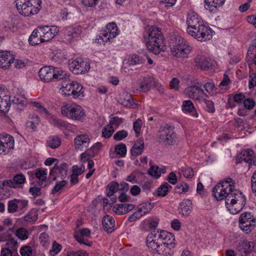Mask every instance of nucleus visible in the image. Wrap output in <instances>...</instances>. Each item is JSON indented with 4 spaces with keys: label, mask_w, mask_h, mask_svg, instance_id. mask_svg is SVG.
Returning <instances> with one entry per match:
<instances>
[{
    "label": "nucleus",
    "mask_w": 256,
    "mask_h": 256,
    "mask_svg": "<svg viewBox=\"0 0 256 256\" xmlns=\"http://www.w3.org/2000/svg\"><path fill=\"white\" fill-rule=\"evenodd\" d=\"M47 145L52 148H56L61 144V140L57 136H51L46 140Z\"/></svg>",
    "instance_id": "nucleus-35"
},
{
    "label": "nucleus",
    "mask_w": 256,
    "mask_h": 256,
    "mask_svg": "<svg viewBox=\"0 0 256 256\" xmlns=\"http://www.w3.org/2000/svg\"><path fill=\"white\" fill-rule=\"evenodd\" d=\"M102 146V144L100 142H98L92 146L90 149L88 151V154L90 156H94L97 154L100 149Z\"/></svg>",
    "instance_id": "nucleus-46"
},
{
    "label": "nucleus",
    "mask_w": 256,
    "mask_h": 256,
    "mask_svg": "<svg viewBox=\"0 0 256 256\" xmlns=\"http://www.w3.org/2000/svg\"><path fill=\"white\" fill-rule=\"evenodd\" d=\"M52 120L53 121L52 123L56 126L60 128H66V124L64 122L56 117H53Z\"/></svg>",
    "instance_id": "nucleus-63"
},
{
    "label": "nucleus",
    "mask_w": 256,
    "mask_h": 256,
    "mask_svg": "<svg viewBox=\"0 0 256 256\" xmlns=\"http://www.w3.org/2000/svg\"><path fill=\"white\" fill-rule=\"evenodd\" d=\"M256 86V72H252L250 74L248 87L251 89Z\"/></svg>",
    "instance_id": "nucleus-62"
},
{
    "label": "nucleus",
    "mask_w": 256,
    "mask_h": 256,
    "mask_svg": "<svg viewBox=\"0 0 256 256\" xmlns=\"http://www.w3.org/2000/svg\"><path fill=\"white\" fill-rule=\"evenodd\" d=\"M192 210V203L190 200L184 199L180 203L178 206V212L184 216H188Z\"/></svg>",
    "instance_id": "nucleus-23"
},
{
    "label": "nucleus",
    "mask_w": 256,
    "mask_h": 256,
    "mask_svg": "<svg viewBox=\"0 0 256 256\" xmlns=\"http://www.w3.org/2000/svg\"><path fill=\"white\" fill-rule=\"evenodd\" d=\"M142 125V121L138 118L133 124V129L136 134V136L138 137L140 135L141 127Z\"/></svg>",
    "instance_id": "nucleus-56"
},
{
    "label": "nucleus",
    "mask_w": 256,
    "mask_h": 256,
    "mask_svg": "<svg viewBox=\"0 0 256 256\" xmlns=\"http://www.w3.org/2000/svg\"><path fill=\"white\" fill-rule=\"evenodd\" d=\"M62 246L58 244L56 242H54L52 244V249L50 250V254L52 256L57 254L62 250Z\"/></svg>",
    "instance_id": "nucleus-53"
},
{
    "label": "nucleus",
    "mask_w": 256,
    "mask_h": 256,
    "mask_svg": "<svg viewBox=\"0 0 256 256\" xmlns=\"http://www.w3.org/2000/svg\"><path fill=\"white\" fill-rule=\"evenodd\" d=\"M214 32L206 24L202 22L193 30H188V34L200 42L210 40Z\"/></svg>",
    "instance_id": "nucleus-8"
},
{
    "label": "nucleus",
    "mask_w": 256,
    "mask_h": 256,
    "mask_svg": "<svg viewBox=\"0 0 256 256\" xmlns=\"http://www.w3.org/2000/svg\"><path fill=\"white\" fill-rule=\"evenodd\" d=\"M184 92L188 98L194 100H200L203 96L208 98L204 90L198 86H188L185 88Z\"/></svg>",
    "instance_id": "nucleus-14"
},
{
    "label": "nucleus",
    "mask_w": 256,
    "mask_h": 256,
    "mask_svg": "<svg viewBox=\"0 0 256 256\" xmlns=\"http://www.w3.org/2000/svg\"><path fill=\"white\" fill-rule=\"evenodd\" d=\"M204 102L206 104V110L207 112L210 113H213L215 112L214 103L212 100L204 99Z\"/></svg>",
    "instance_id": "nucleus-55"
},
{
    "label": "nucleus",
    "mask_w": 256,
    "mask_h": 256,
    "mask_svg": "<svg viewBox=\"0 0 256 256\" xmlns=\"http://www.w3.org/2000/svg\"><path fill=\"white\" fill-rule=\"evenodd\" d=\"M234 188V181L228 178L216 184L212 190V196L216 200L225 199L226 208L233 214L242 210L246 200L243 193Z\"/></svg>",
    "instance_id": "nucleus-1"
},
{
    "label": "nucleus",
    "mask_w": 256,
    "mask_h": 256,
    "mask_svg": "<svg viewBox=\"0 0 256 256\" xmlns=\"http://www.w3.org/2000/svg\"><path fill=\"white\" fill-rule=\"evenodd\" d=\"M120 104L125 106L129 108L133 107L134 104V102L132 98L130 95L127 96L126 100H121Z\"/></svg>",
    "instance_id": "nucleus-59"
},
{
    "label": "nucleus",
    "mask_w": 256,
    "mask_h": 256,
    "mask_svg": "<svg viewBox=\"0 0 256 256\" xmlns=\"http://www.w3.org/2000/svg\"><path fill=\"white\" fill-rule=\"evenodd\" d=\"M154 206V203L148 202L138 204L136 207V211L128 217V222H132L140 219L146 214L150 212Z\"/></svg>",
    "instance_id": "nucleus-11"
},
{
    "label": "nucleus",
    "mask_w": 256,
    "mask_h": 256,
    "mask_svg": "<svg viewBox=\"0 0 256 256\" xmlns=\"http://www.w3.org/2000/svg\"><path fill=\"white\" fill-rule=\"evenodd\" d=\"M68 169V165L66 163L54 166L50 170L48 180L54 181L57 178H60V179L66 178L67 175Z\"/></svg>",
    "instance_id": "nucleus-13"
},
{
    "label": "nucleus",
    "mask_w": 256,
    "mask_h": 256,
    "mask_svg": "<svg viewBox=\"0 0 256 256\" xmlns=\"http://www.w3.org/2000/svg\"><path fill=\"white\" fill-rule=\"evenodd\" d=\"M106 30L112 34V38H114L118 34V28L115 22L109 23L107 25Z\"/></svg>",
    "instance_id": "nucleus-41"
},
{
    "label": "nucleus",
    "mask_w": 256,
    "mask_h": 256,
    "mask_svg": "<svg viewBox=\"0 0 256 256\" xmlns=\"http://www.w3.org/2000/svg\"><path fill=\"white\" fill-rule=\"evenodd\" d=\"M10 232H14V228H10L6 232L0 234V242H7L10 239L12 238Z\"/></svg>",
    "instance_id": "nucleus-48"
},
{
    "label": "nucleus",
    "mask_w": 256,
    "mask_h": 256,
    "mask_svg": "<svg viewBox=\"0 0 256 256\" xmlns=\"http://www.w3.org/2000/svg\"><path fill=\"white\" fill-rule=\"evenodd\" d=\"M14 60V56L10 52L0 50V68H8Z\"/></svg>",
    "instance_id": "nucleus-18"
},
{
    "label": "nucleus",
    "mask_w": 256,
    "mask_h": 256,
    "mask_svg": "<svg viewBox=\"0 0 256 256\" xmlns=\"http://www.w3.org/2000/svg\"><path fill=\"white\" fill-rule=\"evenodd\" d=\"M146 244L154 254H162L166 248L171 250L176 246L174 235L160 229L152 230L147 236Z\"/></svg>",
    "instance_id": "nucleus-2"
},
{
    "label": "nucleus",
    "mask_w": 256,
    "mask_h": 256,
    "mask_svg": "<svg viewBox=\"0 0 256 256\" xmlns=\"http://www.w3.org/2000/svg\"><path fill=\"white\" fill-rule=\"evenodd\" d=\"M18 210L24 212L28 208V200H18L16 199Z\"/></svg>",
    "instance_id": "nucleus-51"
},
{
    "label": "nucleus",
    "mask_w": 256,
    "mask_h": 256,
    "mask_svg": "<svg viewBox=\"0 0 256 256\" xmlns=\"http://www.w3.org/2000/svg\"><path fill=\"white\" fill-rule=\"evenodd\" d=\"M166 170L165 167L159 168L158 166H152L148 170V174L153 177L158 178L162 174H165Z\"/></svg>",
    "instance_id": "nucleus-31"
},
{
    "label": "nucleus",
    "mask_w": 256,
    "mask_h": 256,
    "mask_svg": "<svg viewBox=\"0 0 256 256\" xmlns=\"http://www.w3.org/2000/svg\"><path fill=\"white\" fill-rule=\"evenodd\" d=\"M204 8L211 13H216L218 8L222 6L225 0H204Z\"/></svg>",
    "instance_id": "nucleus-21"
},
{
    "label": "nucleus",
    "mask_w": 256,
    "mask_h": 256,
    "mask_svg": "<svg viewBox=\"0 0 256 256\" xmlns=\"http://www.w3.org/2000/svg\"><path fill=\"white\" fill-rule=\"evenodd\" d=\"M68 184L67 181L62 180L60 182H56V185L52 190V194H54L63 188Z\"/></svg>",
    "instance_id": "nucleus-50"
},
{
    "label": "nucleus",
    "mask_w": 256,
    "mask_h": 256,
    "mask_svg": "<svg viewBox=\"0 0 256 256\" xmlns=\"http://www.w3.org/2000/svg\"><path fill=\"white\" fill-rule=\"evenodd\" d=\"M244 104L246 108L248 110H252L256 106V102L253 99L251 98H248L244 100Z\"/></svg>",
    "instance_id": "nucleus-57"
},
{
    "label": "nucleus",
    "mask_w": 256,
    "mask_h": 256,
    "mask_svg": "<svg viewBox=\"0 0 256 256\" xmlns=\"http://www.w3.org/2000/svg\"><path fill=\"white\" fill-rule=\"evenodd\" d=\"M10 106V100L6 96L5 99L0 98V111L4 113L8 112Z\"/></svg>",
    "instance_id": "nucleus-37"
},
{
    "label": "nucleus",
    "mask_w": 256,
    "mask_h": 256,
    "mask_svg": "<svg viewBox=\"0 0 256 256\" xmlns=\"http://www.w3.org/2000/svg\"><path fill=\"white\" fill-rule=\"evenodd\" d=\"M26 182L24 176L22 174H16L13 180H6L2 182V186H8L11 188H19L24 184Z\"/></svg>",
    "instance_id": "nucleus-17"
},
{
    "label": "nucleus",
    "mask_w": 256,
    "mask_h": 256,
    "mask_svg": "<svg viewBox=\"0 0 256 256\" xmlns=\"http://www.w3.org/2000/svg\"><path fill=\"white\" fill-rule=\"evenodd\" d=\"M14 254H18L17 252L10 250L8 248H2L0 256H14Z\"/></svg>",
    "instance_id": "nucleus-64"
},
{
    "label": "nucleus",
    "mask_w": 256,
    "mask_h": 256,
    "mask_svg": "<svg viewBox=\"0 0 256 256\" xmlns=\"http://www.w3.org/2000/svg\"><path fill=\"white\" fill-rule=\"evenodd\" d=\"M62 114L67 118L74 120H82L85 114L83 108L76 104H66L61 108Z\"/></svg>",
    "instance_id": "nucleus-7"
},
{
    "label": "nucleus",
    "mask_w": 256,
    "mask_h": 256,
    "mask_svg": "<svg viewBox=\"0 0 256 256\" xmlns=\"http://www.w3.org/2000/svg\"><path fill=\"white\" fill-rule=\"evenodd\" d=\"M90 142L89 136L86 134H80L76 136L74 139L75 148L82 150L84 147H88Z\"/></svg>",
    "instance_id": "nucleus-22"
},
{
    "label": "nucleus",
    "mask_w": 256,
    "mask_h": 256,
    "mask_svg": "<svg viewBox=\"0 0 256 256\" xmlns=\"http://www.w3.org/2000/svg\"><path fill=\"white\" fill-rule=\"evenodd\" d=\"M124 122V119L118 116L110 117L109 125L114 128H117L120 124Z\"/></svg>",
    "instance_id": "nucleus-47"
},
{
    "label": "nucleus",
    "mask_w": 256,
    "mask_h": 256,
    "mask_svg": "<svg viewBox=\"0 0 256 256\" xmlns=\"http://www.w3.org/2000/svg\"><path fill=\"white\" fill-rule=\"evenodd\" d=\"M204 88L206 92L208 94V96H215L218 93V89L215 86L213 82H207L206 83Z\"/></svg>",
    "instance_id": "nucleus-36"
},
{
    "label": "nucleus",
    "mask_w": 256,
    "mask_h": 256,
    "mask_svg": "<svg viewBox=\"0 0 256 256\" xmlns=\"http://www.w3.org/2000/svg\"><path fill=\"white\" fill-rule=\"evenodd\" d=\"M35 176L39 180L38 184L41 188L46 187L48 184L47 170L46 169L38 168L35 172Z\"/></svg>",
    "instance_id": "nucleus-27"
},
{
    "label": "nucleus",
    "mask_w": 256,
    "mask_h": 256,
    "mask_svg": "<svg viewBox=\"0 0 256 256\" xmlns=\"http://www.w3.org/2000/svg\"><path fill=\"white\" fill-rule=\"evenodd\" d=\"M39 36L42 38V41L48 42L54 38L58 32V27L54 26H38Z\"/></svg>",
    "instance_id": "nucleus-12"
},
{
    "label": "nucleus",
    "mask_w": 256,
    "mask_h": 256,
    "mask_svg": "<svg viewBox=\"0 0 256 256\" xmlns=\"http://www.w3.org/2000/svg\"><path fill=\"white\" fill-rule=\"evenodd\" d=\"M48 236L46 232H42L40 234L39 240L44 246H48Z\"/></svg>",
    "instance_id": "nucleus-61"
},
{
    "label": "nucleus",
    "mask_w": 256,
    "mask_h": 256,
    "mask_svg": "<svg viewBox=\"0 0 256 256\" xmlns=\"http://www.w3.org/2000/svg\"><path fill=\"white\" fill-rule=\"evenodd\" d=\"M16 236L21 240H26L28 238V232L27 230L20 228H18L15 232Z\"/></svg>",
    "instance_id": "nucleus-43"
},
{
    "label": "nucleus",
    "mask_w": 256,
    "mask_h": 256,
    "mask_svg": "<svg viewBox=\"0 0 256 256\" xmlns=\"http://www.w3.org/2000/svg\"><path fill=\"white\" fill-rule=\"evenodd\" d=\"M18 12L24 16L38 14L42 8V0H16Z\"/></svg>",
    "instance_id": "nucleus-4"
},
{
    "label": "nucleus",
    "mask_w": 256,
    "mask_h": 256,
    "mask_svg": "<svg viewBox=\"0 0 256 256\" xmlns=\"http://www.w3.org/2000/svg\"><path fill=\"white\" fill-rule=\"evenodd\" d=\"M202 22H203V21L202 20L197 14L194 12L188 14L186 19L188 33V30H193Z\"/></svg>",
    "instance_id": "nucleus-19"
},
{
    "label": "nucleus",
    "mask_w": 256,
    "mask_h": 256,
    "mask_svg": "<svg viewBox=\"0 0 256 256\" xmlns=\"http://www.w3.org/2000/svg\"><path fill=\"white\" fill-rule=\"evenodd\" d=\"M14 138L10 134H0V154L8 152L14 146Z\"/></svg>",
    "instance_id": "nucleus-15"
},
{
    "label": "nucleus",
    "mask_w": 256,
    "mask_h": 256,
    "mask_svg": "<svg viewBox=\"0 0 256 256\" xmlns=\"http://www.w3.org/2000/svg\"><path fill=\"white\" fill-rule=\"evenodd\" d=\"M102 224L104 230L110 233L114 230L115 220L112 216L106 214L102 219Z\"/></svg>",
    "instance_id": "nucleus-25"
},
{
    "label": "nucleus",
    "mask_w": 256,
    "mask_h": 256,
    "mask_svg": "<svg viewBox=\"0 0 256 256\" xmlns=\"http://www.w3.org/2000/svg\"><path fill=\"white\" fill-rule=\"evenodd\" d=\"M18 211L16 199L10 200L8 203V213H14Z\"/></svg>",
    "instance_id": "nucleus-40"
},
{
    "label": "nucleus",
    "mask_w": 256,
    "mask_h": 256,
    "mask_svg": "<svg viewBox=\"0 0 256 256\" xmlns=\"http://www.w3.org/2000/svg\"><path fill=\"white\" fill-rule=\"evenodd\" d=\"M172 40L170 47L172 55L176 58H188L192 48L186 40L178 36Z\"/></svg>",
    "instance_id": "nucleus-5"
},
{
    "label": "nucleus",
    "mask_w": 256,
    "mask_h": 256,
    "mask_svg": "<svg viewBox=\"0 0 256 256\" xmlns=\"http://www.w3.org/2000/svg\"><path fill=\"white\" fill-rule=\"evenodd\" d=\"M138 144H135L130 150L132 156H137L141 154L144 148V142L142 140L137 141Z\"/></svg>",
    "instance_id": "nucleus-32"
},
{
    "label": "nucleus",
    "mask_w": 256,
    "mask_h": 256,
    "mask_svg": "<svg viewBox=\"0 0 256 256\" xmlns=\"http://www.w3.org/2000/svg\"><path fill=\"white\" fill-rule=\"evenodd\" d=\"M253 154L254 151L250 149L242 150L240 154L236 156V162H240L242 161H244L251 164Z\"/></svg>",
    "instance_id": "nucleus-29"
},
{
    "label": "nucleus",
    "mask_w": 256,
    "mask_h": 256,
    "mask_svg": "<svg viewBox=\"0 0 256 256\" xmlns=\"http://www.w3.org/2000/svg\"><path fill=\"white\" fill-rule=\"evenodd\" d=\"M128 132L125 130H120L117 132L114 136V139L120 141L127 137Z\"/></svg>",
    "instance_id": "nucleus-52"
},
{
    "label": "nucleus",
    "mask_w": 256,
    "mask_h": 256,
    "mask_svg": "<svg viewBox=\"0 0 256 256\" xmlns=\"http://www.w3.org/2000/svg\"><path fill=\"white\" fill-rule=\"evenodd\" d=\"M182 172L185 178H192L194 175L193 169L191 168L186 167L182 168Z\"/></svg>",
    "instance_id": "nucleus-54"
},
{
    "label": "nucleus",
    "mask_w": 256,
    "mask_h": 256,
    "mask_svg": "<svg viewBox=\"0 0 256 256\" xmlns=\"http://www.w3.org/2000/svg\"><path fill=\"white\" fill-rule=\"evenodd\" d=\"M195 64L202 70L208 69L210 66L209 60L204 56H198L194 60Z\"/></svg>",
    "instance_id": "nucleus-30"
},
{
    "label": "nucleus",
    "mask_w": 256,
    "mask_h": 256,
    "mask_svg": "<svg viewBox=\"0 0 256 256\" xmlns=\"http://www.w3.org/2000/svg\"><path fill=\"white\" fill-rule=\"evenodd\" d=\"M182 110L184 113L189 114L194 118L198 117V113L190 100H186L182 102Z\"/></svg>",
    "instance_id": "nucleus-26"
},
{
    "label": "nucleus",
    "mask_w": 256,
    "mask_h": 256,
    "mask_svg": "<svg viewBox=\"0 0 256 256\" xmlns=\"http://www.w3.org/2000/svg\"><path fill=\"white\" fill-rule=\"evenodd\" d=\"M112 34H110V33H108L106 30H104L101 31L100 35L99 38H97L98 42H100V40H101L104 42H110V40L112 39Z\"/></svg>",
    "instance_id": "nucleus-42"
},
{
    "label": "nucleus",
    "mask_w": 256,
    "mask_h": 256,
    "mask_svg": "<svg viewBox=\"0 0 256 256\" xmlns=\"http://www.w3.org/2000/svg\"><path fill=\"white\" fill-rule=\"evenodd\" d=\"M158 138L166 145H173L176 140V134L174 128L166 124L160 128Z\"/></svg>",
    "instance_id": "nucleus-9"
},
{
    "label": "nucleus",
    "mask_w": 256,
    "mask_h": 256,
    "mask_svg": "<svg viewBox=\"0 0 256 256\" xmlns=\"http://www.w3.org/2000/svg\"><path fill=\"white\" fill-rule=\"evenodd\" d=\"M84 171V166L82 165L80 168L77 165H74L72 167V172L73 174L78 176L82 174Z\"/></svg>",
    "instance_id": "nucleus-60"
},
{
    "label": "nucleus",
    "mask_w": 256,
    "mask_h": 256,
    "mask_svg": "<svg viewBox=\"0 0 256 256\" xmlns=\"http://www.w3.org/2000/svg\"><path fill=\"white\" fill-rule=\"evenodd\" d=\"M254 246L252 248L250 242L244 240L240 242L237 249L240 252V256H248L252 251Z\"/></svg>",
    "instance_id": "nucleus-24"
},
{
    "label": "nucleus",
    "mask_w": 256,
    "mask_h": 256,
    "mask_svg": "<svg viewBox=\"0 0 256 256\" xmlns=\"http://www.w3.org/2000/svg\"><path fill=\"white\" fill-rule=\"evenodd\" d=\"M81 33V28L80 26L69 28L66 30V34L68 40L78 38Z\"/></svg>",
    "instance_id": "nucleus-33"
},
{
    "label": "nucleus",
    "mask_w": 256,
    "mask_h": 256,
    "mask_svg": "<svg viewBox=\"0 0 256 256\" xmlns=\"http://www.w3.org/2000/svg\"><path fill=\"white\" fill-rule=\"evenodd\" d=\"M156 86L154 78L150 76L144 77L140 79V82L136 87V92H146Z\"/></svg>",
    "instance_id": "nucleus-16"
},
{
    "label": "nucleus",
    "mask_w": 256,
    "mask_h": 256,
    "mask_svg": "<svg viewBox=\"0 0 256 256\" xmlns=\"http://www.w3.org/2000/svg\"><path fill=\"white\" fill-rule=\"evenodd\" d=\"M54 67L52 66H44L41 68L38 72L40 78L44 82H50L54 77Z\"/></svg>",
    "instance_id": "nucleus-20"
},
{
    "label": "nucleus",
    "mask_w": 256,
    "mask_h": 256,
    "mask_svg": "<svg viewBox=\"0 0 256 256\" xmlns=\"http://www.w3.org/2000/svg\"><path fill=\"white\" fill-rule=\"evenodd\" d=\"M68 64L70 70L75 74L85 73L90 68V63L80 58L69 60Z\"/></svg>",
    "instance_id": "nucleus-10"
},
{
    "label": "nucleus",
    "mask_w": 256,
    "mask_h": 256,
    "mask_svg": "<svg viewBox=\"0 0 256 256\" xmlns=\"http://www.w3.org/2000/svg\"><path fill=\"white\" fill-rule=\"evenodd\" d=\"M20 253L22 256H31L32 250L30 246H24L20 248Z\"/></svg>",
    "instance_id": "nucleus-58"
},
{
    "label": "nucleus",
    "mask_w": 256,
    "mask_h": 256,
    "mask_svg": "<svg viewBox=\"0 0 256 256\" xmlns=\"http://www.w3.org/2000/svg\"><path fill=\"white\" fill-rule=\"evenodd\" d=\"M148 50L155 54L164 51V38L160 28L152 26L148 28L144 36Z\"/></svg>",
    "instance_id": "nucleus-3"
},
{
    "label": "nucleus",
    "mask_w": 256,
    "mask_h": 256,
    "mask_svg": "<svg viewBox=\"0 0 256 256\" xmlns=\"http://www.w3.org/2000/svg\"><path fill=\"white\" fill-rule=\"evenodd\" d=\"M114 131V129L109 124L105 126L102 131V136L106 138H110Z\"/></svg>",
    "instance_id": "nucleus-49"
},
{
    "label": "nucleus",
    "mask_w": 256,
    "mask_h": 256,
    "mask_svg": "<svg viewBox=\"0 0 256 256\" xmlns=\"http://www.w3.org/2000/svg\"><path fill=\"white\" fill-rule=\"evenodd\" d=\"M172 188V186H170L168 183L164 182L158 188L157 194L159 196H165L168 194V189Z\"/></svg>",
    "instance_id": "nucleus-39"
},
{
    "label": "nucleus",
    "mask_w": 256,
    "mask_h": 256,
    "mask_svg": "<svg viewBox=\"0 0 256 256\" xmlns=\"http://www.w3.org/2000/svg\"><path fill=\"white\" fill-rule=\"evenodd\" d=\"M126 147L124 144L120 143L115 147L116 154L120 155L121 157H124L126 156Z\"/></svg>",
    "instance_id": "nucleus-45"
},
{
    "label": "nucleus",
    "mask_w": 256,
    "mask_h": 256,
    "mask_svg": "<svg viewBox=\"0 0 256 256\" xmlns=\"http://www.w3.org/2000/svg\"><path fill=\"white\" fill-rule=\"evenodd\" d=\"M53 79L56 80H68V75L66 71H64L60 68H54V72Z\"/></svg>",
    "instance_id": "nucleus-34"
},
{
    "label": "nucleus",
    "mask_w": 256,
    "mask_h": 256,
    "mask_svg": "<svg viewBox=\"0 0 256 256\" xmlns=\"http://www.w3.org/2000/svg\"><path fill=\"white\" fill-rule=\"evenodd\" d=\"M6 242L4 245L2 246V248H8L10 250L16 252L18 242L14 238Z\"/></svg>",
    "instance_id": "nucleus-44"
},
{
    "label": "nucleus",
    "mask_w": 256,
    "mask_h": 256,
    "mask_svg": "<svg viewBox=\"0 0 256 256\" xmlns=\"http://www.w3.org/2000/svg\"><path fill=\"white\" fill-rule=\"evenodd\" d=\"M119 184L116 182H110L107 186V196L110 197L119 189Z\"/></svg>",
    "instance_id": "nucleus-38"
},
{
    "label": "nucleus",
    "mask_w": 256,
    "mask_h": 256,
    "mask_svg": "<svg viewBox=\"0 0 256 256\" xmlns=\"http://www.w3.org/2000/svg\"><path fill=\"white\" fill-rule=\"evenodd\" d=\"M62 92L64 96H72L74 98H81L84 96L83 87L78 82L70 80L62 82Z\"/></svg>",
    "instance_id": "nucleus-6"
},
{
    "label": "nucleus",
    "mask_w": 256,
    "mask_h": 256,
    "mask_svg": "<svg viewBox=\"0 0 256 256\" xmlns=\"http://www.w3.org/2000/svg\"><path fill=\"white\" fill-rule=\"evenodd\" d=\"M255 222V220H252V222L250 221V220L244 221L242 217H240L239 218L240 228L246 234L250 233L254 228Z\"/></svg>",
    "instance_id": "nucleus-28"
}]
</instances>
